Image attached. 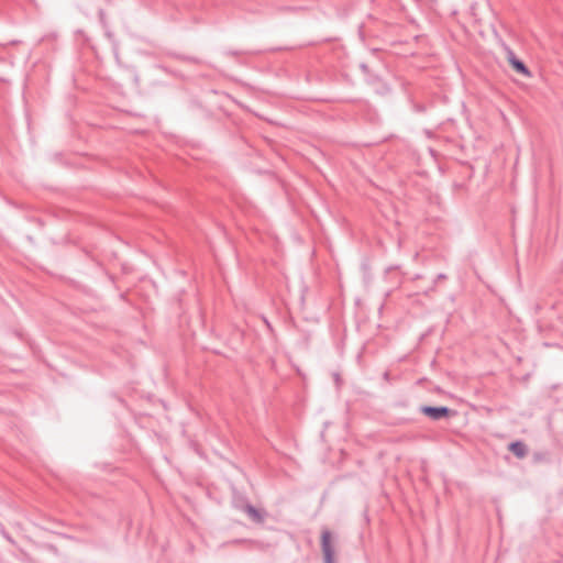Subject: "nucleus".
Returning <instances> with one entry per match:
<instances>
[{
	"mask_svg": "<svg viewBox=\"0 0 563 563\" xmlns=\"http://www.w3.org/2000/svg\"><path fill=\"white\" fill-rule=\"evenodd\" d=\"M419 411L433 421L449 419L456 415V412L454 410H452L451 408H449L446 406L433 407V406L423 405V406H420Z\"/></svg>",
	"mask_w": 563,
	"mask_h": 563,
	"instance_id": "f257e3e1",
	"label": "nucleus"
},
{
	"mask_svg": "<svg viewBox=\"0 0 563 563\" xmlns=\"http://www.w3.org/2000/svg\"><path fill=\"white\" fill-rule=\"evenodd\" d=\"M321 550L324 563H335L332 533L328 528H323L321 531Z\"/></svg>",
	"mask_w": 563,
	"mask_h": 563,
	"instance_id": "f03ea898",
	"label": "nucleus"
},
{
	"mask_svg": "<svg viewBox=\"0 0 563 563\" xmlns=\"http://www.w3.org/2000/svg\"><path fill=\"white\" fill-rule=\"evenodd\" d=\"M508 449L519 459H523L528 454V448L521 441L511 442Z\"/></svg>",
	"mask_w": 563,
	"mask_h": 563,
	"instance_id": "7ed1b4c3",
	"label": "nucleus"
},
{
	"mask_svg": "<svg viewBox=\"0 0 563 563\" xmlns=\"http://www.w3.org/2000/svg\"><path fill=\"white\" fill-rule=\"evenodd\" d=\"M511 66L517 73L525 75V76H530V71H529L528 67L521 59L517 58L515 60H511Z\"/></svg>",
	"mask_w": 563,
	"mask_h": 563,
	"instance_id": "20e7f679",
	"label": "nucleus"
},
{
	"mask_svg": "<svg viewBox=\"0 0 563 563\" xmlns=\"http://www.w3.org/2000/svg\"><path fill=\"white\" fill-rule=\"evenodd\" d=\"M245 511L254 521H256V522L263 521L262 514L253 505L247 504L245 506Z\"/></svg>",
	"mask_w": 563,
	"mask_h": 563,
	"instance_id": "39448f33",
	"label": "nucleus"
},
{
	"mask_svg": "<svg viewBox=\"0 0 563 563\" xmlns=\"http://www.w3.org/2000/svg\"><path fill=\"white\" fill-rule=\"evenodd\" d=\"M506 51H507V55H508V62L511 64V60L517 59V56L515 55L512 49H510L509 47H506Z\"/></svg>",
	"mask_w": 563,
	"mask_h": 563,
	"instance_id": "423d86ee",
	"label": "nucleus"
},
{
	"mask_svg": "<svg viewBox=\"0 0 563 563\" xmlns=\"http://www.w3.org/2000/svg\"><path fill=\"white\" fill-rule=\"evenodd\" d=\"M445 278H446V276L444 274H439L437 276V280H441V279H445Z\"/></svg>",
	"mask_w": 563,
	"mask_h": 563,
	"instance_id": "0eeeda50",
	"label": "nucleus"
},
{
	"mask_svg": "<svg viewBox=\"0 0 563 563\" xmlns=\"http://www.w3.org/2000/svg\"><path fill=\"white\" fill-rule=\"evenodd\" d=\"M99 15H100V19L102 20V19H103V15H104V13H103V11H102V10H100V11H99Z\"/></svg>",
	"mask_w": 563,
	"mask_h": 563,
	"instance_id": "6e6552de",
	"label": "nucleus"
},
{
	"mask_svg": "<svg viewBox=\"0 0 563 563\" xmlns=\"http://www.w3.org/2000/svg\"><path fill=\"white\" fill-rule=\"evenodd\" d=\"M388 376H389V374L386 372V373L384 374V377H385L386 379H388Z\"/></svg>",
	"mask_w": 563,
	"mask_h": 563,
	"instance_id": "1a4fd4ad",
	"label": "nucleus"
},
{
	"mask_svg": "<svg viewBox=\"0 0 563 563\" xmlns=\"http://www.w3.org/2000/svg\"><path fill=\"white\" fill-rule=\"evenodd\" d=\"M362 68H363V70H366L367 67H366V65L362 64Z\"/></svg>",
	"mask_w": 563,
	"mask_h": 563,
	"instance_id": "9d476101",
	"label": "nucleus"
}]
</instances>
